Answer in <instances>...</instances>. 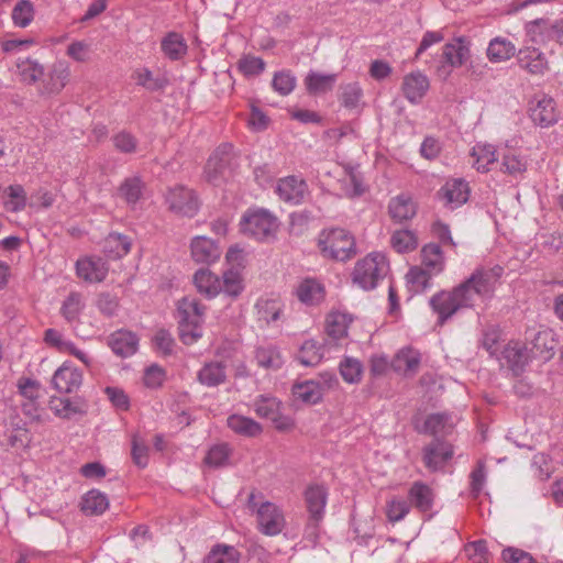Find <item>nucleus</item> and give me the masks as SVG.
Segmentation results:
<instances>
[{
	"instance_id": "7",
	"label": "nucleus",
	"mask_w": 563,
	"mask_h": 563,
	"mask_svg": "<svg viewBox=\"0 0 563 563\" xmlns=\"http://www.w3.org/2000/svg\"><path fill=\"white\" fill-rule=\"evenodd\" d=\"M255 497V495H250L247 507L256 512L260 531L271 537L279 534L286 523L284 512L277 505L271 501L257 504Z\"/></svg>"
},
{
	"instance_id": "26",
	"label": "nucleus",
	"mask_w": 563,
	"mask_h": 563,
	"mask_svg": "<svg viewBox=\"0 0 563 563\" xmlns=\"http://www.w3.org/2000/svg\"><path fill=\"white\" fill-rule=\"evenodd\" d=\"M454 423L451 415L446 412H438L429 415L419 432L429 433L434 437L448 435L452 432Z\"/></svg>"
},
{
	"instance_id": "53",
	"label": "nucleus",
	"mask_w": 563,
	"mask_h": 563,
	"mask_svg": "<svg viewBox=\"0 0 563 563\" xmlns=\"http://www.w3.org/2000/svg\"><path fill=\"white\" fill-rule=\"evenodd\" d=\"M340 374L349 384H357L362 379L363 365L354 357H345L340 363Z\"/></svg>"
},
{
	"instance_id": "17",
	"label": "nucleus",
	"mask_w": 563,
	"mask_h": 563,
	"mask_svg": "<svg viewBox=\"0 0 563 563\" xmlns=\"http://www.w3.org/2000/svg\"><path fill=\"white\" fill-rule=\"evenodd\" d=\"M530 118L536 124L542 128H548L556 123L559 113L553 98L548 96L539 98L530 108Z\"/></svg>"
},
{
	"instance_id": "64",
	"label": "nucleus",
	"mask_w": 563,
	"mask_h": 563,
	"mask_svg": "<svg viewBox=\"0 0 563 563\" xmlns=\"http://www.w3.org/2000/svg\"><path fill=\"white\" fill-rule=\"evenodd\" d=\"M238 66L245 76H256L264 70L265 63L261 57L244 56L239 60Z\"/></svg>"
},
{
	"instance_id": "3",
	"label": "nucleus",
	"mask_w": 563,
	"mask_h": 563,
	"mask_svg": "<svg viewBox=\"0 0 563 563\" xmlns=\"http://www.w3.org/2000/svg\"><path fill=\"white\" fill-rule=\"evenodd\" d=\"M177 312L180 340L195 343L202 335L205 307L197 299L185 297L178 302Z\"/></svg>"
},
{
	"instance_id": "19",
	"label": "nucleus",
	"mask_w": 563,
	"mask_h": 563,
	"mask_svg": "<svg viewBox=\"0 0 563 563\" xmlns=\"http://www.w3.org/2000/svg\"><path fill=\"white\" fill-rule=\"evenodd\" d=\"M519 66L531 75H543L549 69V62L545 55L534 47L519 49Z\"/></svg>"
},
{
	"instance_id": "27",
	"label": "nucleus",
	"mask_w": 563,
	"mask_h": 563,
	"mask_svg": "<svg viewBox=\"0 0 563 563\" xmlns=\"http://www.w3.org/2000/svg\"><path fill=\"white\" fill-rule=\"evenodd\" d=\"M555 346L556 342L554 339V333L551 330L545 329L539 331L534 335V339L532 340L531 352L534 357L549 361L554 355Z\"/></svg>"
},
{
	"instance_id": "5",
	"label": "nucleus",
	"mask_w": 563,
	"mask_h": 563,
	"mask_svg": "<svg viewBox=\"0 0 563 563\" xmlns=\"http://www.w3.org/2000/svg\"><path fill=\"white\" fill-rule=\"evenodd\" d=\"M243 234L257 241L275 238L279 223L277 218L265 209L247 210L240 221Z\"/></svg>"
},
{
	"instance_id": "41",
	"label": "nucleus",
	"mask_w": 563,
	"mask_h": 563,
	"mask_svg": "<svg viewBox=\"0 0 563 563\" xmlns=\"http://www.w3.org/2000/svg\"><path fill=\"white\" fill-rule=\"evenodd\" d=\"M292 393L297 399L302 400L306 404H317L322 398V386L316 380H306L296 384L292 388Z\"/></svg>"
},
{
	"instance_id": "23",
	"label": "nucleus",
	"mask_w": 563,
	"mask_h": 563,
	"mask_svg": "<svg viewBox=\"0 0 563 563\" xmlns=\"http://www.w3.org/2000/svg\"><path fill=\"white\" fill-rule=\"evenodd\" d=\"M390 218L398 223L412 219L417 213V206L407 195H399L390 199L388 203Z\"/></svg>"
},
{
	"instance_id": "35",
	"label": "nucleus",
	"mask_w": 563,
	"mask_h": 563,
	"mask_svg": "<svg viewBox=\"0 0 563 563\" xmlns=\"http://www.w3.org/2000/svg\"><path fill=\"white\" fill-rule=\"evenodd\" d=\"M163 53L172 60L181 58L187 52V44L181 34L169 32L161 43Z\"/></svg>"
},
{
	"instance_id": "28",
	"label": "nucleus",
	"mask_w": 563,
	"mask_h": 563,
	"mask_svg": "<svg viewBox=\"0 0 563 563\" xmlns=\"http://www.w3.org/2000/svg\"><path fill=\"white\" fill-rule=\"evenodd\" d=\"M296 295L302 303L314 306L323 300L324 288L318 280L306 278L298 285Z\"/></svg>"
},
{
	"instance_id": "57",
	"label": "nucleus",
	"mask_w": 563,
	"mask_h": 563,
	"mask_svg": "<svg viewBox=\"0 0 563 563\" xmlns=\"http://www.w3.org/2000/svg\"><path fill=\"white\" fill-rule=\"evenodd\" d=\"M280 409V401L275 397L260 396L254 401V411L256 415L264 419H271L276 416V412Z\"/></svg>"
},
{
	"instance_id": "30",
	"label": "nucleus",
	"mask_w": 563,
	"mask_h": 563,
	"mask_svg": "<svg viewBox=\"0 0 563 563\" xmlns=\"http://www.w3.org/2000/svg\"><path fill=\"white\" fill-rule=\"evenodd\" d=\"M227 421L232 431L243 437L255 438L263 432V428L257 421L245 416L231 415Z\"/></svg>"
},
{
	"instance_id": "45",
	"label": "nucleus",
	"mask_w": 563,
	"mask_h": 563,
	"mask_svg": "<svg viewBox=\"0 0 563 563\" xmlns=\"http://www.w3.org/2000/svg\"><path fill=\"white\" fill-rule=\"evenodd\" d=\"M474 166L478 172H488L489 165L497 161L496 151L490 144H477L472 150Z\"/></svg>"
},
{
	"instance_id": "49",
	"label": "nucleus",
	"mask_w": 563,
	"mask_h": 563,
	"mask_svg": "<svg viewBox=\"0 0 563 563\" xmlns=\"http://www.w3.org/2000/svg\"><path fill=\"white\" fill-rule=\"evenodd\" d=\"M79 507L87 516H98L108 509L109 500L107 499V495H84Z\"/></svg>"
},
{
	"instance_id": "25",
	"label": "nucleus",
	"mask_w": 563,
	"mask_h": 563,
	"mask_svg": "<svg viewBox=\"0 0 563 563\" xmlns=\"http://www.w3.org/2000/svg\"><path fill=\"white\" fill-rule=\"evenodd\" d=\"M420 257L421 267L426 268L431 274L438 275L444 269V255L439 244L429 243L422 246Z\"/></svg>"
},
{
	"instance_id": "22",
	"label": "nucleus",
	"mask_w": 563,
	"mask_h": 563,
	"mask_svg": "<svg viewBox=\"0 0 563 563\" xmlns=\"http://www.w3.org/2000/svg\"><path fill=\"white\" fill-rule=\"evenodd\" d=\"M191 256L197 263H212L220 257V249L206 236H196L191 242Z\"/></svg>"
},
{
	"instance_id": "16",
	"label": "nucleus",
	"mask_w": 563,
	"mask_h": 563,
	"mask_svg": "<svg viewBox=\"0 0 563 563\" xmlns=\"http://www.w3.org/2000/svg\"><path fill=\"white\" fill-rule=\"evenodd\" d=\"M307 192V184L303 179L297 176H287L278 180L276 186V194L278 197L294 205L302 201Z\"/></svg>"
},
{
	"instance_id": "46",
	"label": "nucleus",
	"mask_w": 563,
	"mask_h": 563,
	"mask_svg": "<svg viewBox=\"0 0 563 563\" xmlns=\"http://www.w3.org/2000/svg\"><path fill=\"white\" fill-rule=\"evenodd\" d=\"M420 364V354L412 349H402L396 355L393 366L397 372L415 373Z\"/></svg>"
},
{
	"instance_id": "50",
	"label": "nucleus",
	"mask_w": 563,
	"mask_h": 563,
	"mask_svg": "<svg viewBox=\"0 0 563 563\" xmlns=\"http://www.w3.org/2000/svg\"><path fill=\"white\" fill-rule=\"evenodd\" d=\"M339 91V99L342 106L347 109H355L363 97V90L356 81L342 84Z\"/></svg>"
},
{
	"instance_id": "47",
	"label": "nucleus",
	"mask_w": 563,
	"mask_h": 563,
	"mask_svg": "<svg viewBox=\"0 0 563 563\" xmlns=\"http://www.w3.org/2000/svg\"><path fill=\"white\" fill-rule=\"evenodd\" d=\"M260 320L267 324L280 319L283 305L275 299H260L255 306Z\"/></svg>"
},
{
	"instance_id": "48",
	"label": "nucleus",
	"mask_w": 563,
	"mask_h": 563,
	"mask_svg": "<svg viewBox=\"0 0 563 563\" xmlns=\"http://www.w3.org/2000/svg\"><path fill=\"white\" fill-rule=\"evenodd\" d=\"M255 360L261 367L266 369H277L283 364L279 351L272 345L257 347L255 351Z\"/></svg>"
},
{
	"instance_id": "51",
	"label": "nucleus",
	"mask_w": 563,
	"mask_h": 563,
	"mask_svg": "<svg viewBox=\"0 0 563 563\" xmlns=\"http://www.w3.org/2000/svg\"><path fill=\"white\" fill-rule=\"evenodd\" d=\"M240 552L232 545L217 544L207 556V563H239Z\"/></svg>"
},
{
	"instance_id": "20",
	"label": "nucleus",
	"mask_w": 563,
	"mask_h": 563,
	"mask_svg": "<svg viewBox=\"0 0 563 563\" xmlns=\"http://www.w3.org/2000/svg\"><path fill=\"white\" fill-rule=\"evenodd\" d=\"M230 145H224L223 147H219L208 159L205 168V174L208 181L217 184L222 177H224L229 165H230V156L229 150Z\"/></svg>"
},
{
	"instance_id": "58",
	"label": "nucleus",
	"mask_w": 563,
	"mask_h": 563,
	"mask_svg": "<svg viewBox=\"0 0 563 563\" xmlns=\"http://www.w3.org/2000/svg\"><path fill=\"white\" fill-rule=\"evenodd\" d=\"M148 452L150 448L146 444L145 440L140 437V434L134 433L132 435V459L135 465L144 468L148 464Z\"/></svg>"
},
{
	"instance_id": "62",
	"label": "nucleus",
	"mask_w": 563,
	"mask_h": 563,
	"mask_svg": "<svg viewBox=\"0 0 563 563\" xmlns=\"http://www.w3.org/2000/svg\"><path fill=\"white\" fill-rule=\"evenodd\" d=\"M112 142H113L114 147L119 152L125 153V154L135 153L136 148H137V144H139L137 139L134 135H132L130 132H126V131H121V132L117 133L112 137Z\"/></svg>"
},
{
	"instance_id": "31",
	"label": "nucleus",
	"mask_w": 563,
	"mask_h": 563,
	"mask_svg": "<svg viewBox=\"0 0 563 563\" xmlns=\"http://www.w3.org/2000/svg\"><path fill=\"white\" fill-rule=\"evenodd\" d=\"M335 81V74L323 75L310 71L305 78V86L310 95H321L331 91Z\"/></svg>"
},
{
	"instance_id": "52",
	"label": "nucleus",
	"mask_w": 563,
	"mask_h": 563,
	"mask_svg": "<svg viewBox=\"0 0 563 563\" xmlns=\"http://www.w3.org/2000/svg\"><path fill=\"white\" fill-rule=\"evenodd\" d=\"M84 307L82 296L79 292H70L62 305L60 313L68 322H74L79 318Z\"/></svg>"
},
{
	"instance_id": "42",
	"label": "nucleus",
	"mask_w": 563,
	"mask_h": 563,
	"mask_svg": "<svg viewBox=\"0 0 563 563\" xmlns=\"http://www.w3.org/2000/svg\"><path fill=\"white\" fill-rule=\"evenodd\" d=\"M323 357V346L316 340H307L300 346L298 361L305 366H316Z\"/></svg>"
},
{
	"instance_id": "32",
	"label": "nucleus",
	"mask_w": 563,
	"mask_h": 563,
	"mask_svg": "<svg viewBox=\"0 0 563 563\" xmlns=\"http://www.w3.org/2000/svg\"><path fill=\"white\" fill-rule=\"evenodd\" d=\"M470 56V49L462 38L443 46L442 58L451 67L462 66Z\"/></svg>"
},
{
	"instance_id": "13",
	"label": "nucleus",
	"mask_w": 563,
	"mask_h": 563,
	"mask_svg": "<svg viewBox=\"0 0 563 563\" xmlns=\"http://www.w3.org/2000/svg\"><path fill=\"white\" fill-rule=\"evenodd\" d=\"M437 195L445 207L456 209L468 200L470 186L464 179H450L441 187Z\"/></svg>"
},
{
	"instance_id": "43",
	"label": "nucleus",
	"mask_w": 563,
	"mask_h": 563,
	"mask_svg": "<svg viewBox=\"0 0 563 563\" xmlns=\"http://www.w3.org/2000/svg\"><path fill=\"white\" fill-rule=\"evenodd\" d=\"M410 508L411 503L408 495H396L386 504V516L389 521L397 522L406 517Z\"/></svg>"
},
{
	"instance_id": "21",
	"label": "nucleus",
	"mask_w": 563,
	"mask_h": 563,
	"mask_svg": "<svg viewBox=\"0 0 563 563\" xmlns=\"http://www.w3.org/2000/svg\"><path fill=\"white\" fill-rule=\"evenodd\" d=\"M109 345L117 355L128 357L137 351L139 339L131 331L119 330L110 335Z\"/></svg>"
},
{
	"instance_id": "15",
	"label": "nucleus",
	"mask_w": 563,
	"mask_h": 563,
	"mask_svg": "<svg viewBox=\"0 0 563 563\" xmlns=\"http://www.w3.org/2000/svg\"><path fill=\"white\" fill-rule=\"evenodd\" d=\"M82 383V374L81 372L70 366L67 363H64L54 374L52 378L53 386L59 391L64 394H70L76 391Z\"/></svg>"
},
{
	"instance_id": "24",
	"label": "nucleus",
	"mask_w": 563,
	"mask_h": 563,
	"mask_svg": "<svg viewBox=\"0 0 563 563\" xmlns=\"http://www.w3.org/2000/svg\"><path fill=\"white\" fill-rule=\"evenodd\" d=\"M500 155V170L504 174L517 177L526 173L528 168V161L518 150L510 148L508 145H506Z\"/></svg>"
},
{
	"instance_id": "2",
	"label": "nucleus",
	"mask_w": 563,
	"mask_h": 563,
	"mask_svg": "<svg viewBox=\"0 0 563 563\" xmlns=\"http://www.w3.org/2000/svg\"><path fill=\"white\" fill-rule=\"evenodd\" d=\"M194 284L197 290L208 298H213L220 292L238 297L243 289L240 274L232 269L223 273L220 279L208 268H200L194 275Z\"/></svg>"
},
{
	"instance_id": "18",
	"label": "nucleus",
	"mask_w": 563,
	"mask_h": 563,
	"mask_svg": "<svg viewBox=\"0 0 563 563\" xmlns=\"http://www.w3.org/2000/svg\"><path fill=\"white\" fill-rule=\"evenodd\" d=\"M306 503L309 512L306 533L309 538L317 539L319 526L324 517L327 495H307Z\"/></svg>"
},
{
	"instance_id": "29",
	"label": "nucleus",
	"mask_w": 563,
	"mask_h": 563,
	"mask_svg": "<svg viewBox=\"0 0 563 563\" xmlns=\"http://www.w3.org/2000/svg\"><path fill=\"white\" fill-rule=\"evenodd\" d=\"M353 321L352 316L334 311L329 313L325 322L327 334L334 341L344 339L347 335V329Z\"/></svg>"
},
{
	"instance_id": "8",
	"label": "nucleus",
	"mask_w": 563,
	"mask_h": 563,
	"mask_svg": "<svg viewBox=\"0 0 563 563\" xmlns=\"http://www.w3.org/2000/svg\"><path fill=\"white\" fill-rule=\"evenodd\" d=\"M165 201L170 211L185 217H194L199 207L194 191L180 185L168 189Z\"/></svg>"
},
{
	"instance_id": "4",
	"label": "nucleus",
	"mask_w": 563,
	"mask_h": 563,
	"mask_svg": "<svg viewBox=\"0 0 563 563\" xmlns=\"http://www.w3.org/2000/svg\"><path fill=\"white\" fill-rule=\"evenodd\" d=\"M321 254L334 261H347L356 254L354 238L344 229L321 232L318 242Z\"/></svg>"
},
{
	"instance_id": "9",
	"label": "nucleus",
	"mask_w": 563,
	"mask_h": 563,
	"mask_svg": "<svg viewBox=\"0 0 563 563\" xmlns=\"http://www.w3.org/2000/svg\"><path fill=\"white\" fill-rule=\"evenodd\" d=\"M70 79V66L66 60H56L49 68L47 77L42 80V96L58 95Z\"/></svg>"
},
{
	"instance_id": "1",
	"label": "nucleus",
	"mask_w": 563,
	"mask_h": 563,
	"mask_svg": "<svg viewBox=\"0 0 563 563\" xmlns=\"http://www.w3.org/2000/svg\"><path fill=\"white\" fill-rule=\"evenodd\" d=\"M504 274V267L494 265L492 267L479 266L451 290H441L430 298V307L438 316L437 323L443 325L459 310L473 308L476 298L489 300L494 297L495 290Z\"/></svg>"
},
{
	"instance_id": "54",
	"label": "nucleus",
	"mask_w": 563,
	"mask_h": 563,
	"mask_svg": "<svg viewBox=\"0 0 563 563\" xmlns=\"http://www.w3.org/2000/svg\"><path fill=\"white\" fill-rule=\"evenodd\" d=\"M134 77L139 86H142L150 91L162 90L168 85V79L166 77H154L153 73L146 68L135 71Z\"/></svg>"
},
{
	"instance_id": "12",
	"label": "nucleus",
	"mask_w": 563,
	"mask_h": 563,
	"mask_svg": "<svg viewBox=\"0 0 563 563\" xmlns=\"http://www.w3.org/2000/svg\"><path fill=\"white\" fill-rule=\"evenodd\" d=\"M430 88L429 78L420 70L411 71L404 76L401 92L411 104L419 103Z\"/></svg>"
},
{
	"instance_id": "63",
	"label": "nucleus",
	"mask_w": 563,
	"mask_h": 563,
	"mask_svg": "<svg viewBox=\"0 0 563 563\" xmlns=\"http://www.w3.org/2000/svg\"><path fill=\"white\" fill-rule=\"evenodd\" d=\"M91 46L85 41H74L66 49V55L78 63H86L90 59Z\"/></svg>"
},
{
	"instance_id": "59",
	"label": "nucleus",
	"mask_w": 563,
	"mask_h": 563,
	"mask_svg": "<svg viewBox=\"0 0 563 563\" xmlns=\"http://www.w3.org/2000/svg\"><path fill=\"white\" fill-rule=\"evenodd\" d=\"M432 275L433 274L428 272L426 268L415 266L410 268L406 277L408 283L411 284L413 290L419 292L429 287Z\"/></svg>"
},
{
	"instance_id": "36",
	"label": "nucleus",
	"mask_w": 563,
	"mask_h": 563,
	"mask_svg": "<svg viewBox=\"0 0 563 563\" xmlns=\"http://www.w3.org/2000/svg\"><path fill=\"white\" fill-rule=\"evenodd\" d=\"M20 80L33 85L43 78L45 68L35 59L26 58L16 64Z\"/></svg>"
},
{
	"instance_id": "6",
	"label": "nucleus",
	"mask_w": 563,
	"mask_h": 563,
	"mask_svg": "<svg viewBox=\"0 0 563 563\" xmlns=\"http://www.w3.org/2000/svg\"><path fill=\"white\" fill-rule=\"evenodd\" d=\"M388 273V263L383 254H369L358 261L353 272V283L361 288L369 290L376 287L377 282Z\"/></svg>"
},
{
	"instance_id": "37",
	"label": "nucleus",
	"mask_w": 563,
	"mask_h": 563,
	"mask_svg": "<svg viewBox=\"0 0 563 563\" xmlns=\"http://www.w3.org/2000/svg\"><path fill=\"white\" fill-rule=\"evenodd\" d=\"M225 378V367L219 362L208 363L198 372V380L208 387L218 386Z\"/></svg>"
},
{
	"instance_id": "44",
	"label": "nucleus",
	"mask_w": 563,
	"mask_h": 563,
	"mask_svg": "<svg viewBox=\"0 0 563 563\" xmlns=\"http://www.w3.org/2000/svg\"><path fill=\"white\" fill-rule=\"evenodd\" d=\"M4 208L10 212H20L26 206V192L21 185H10L4 190Z\"/></svg>"
},
{
	"instance_id": "60",
	"label": "nucleus",
	"mask_w": 563,
	"mask_h": 563,
	"mask_svg": "<svg viewBox=\"0 0 563 563\" xmlns=\"http://www.w3.org/2000/svg\"><path fill=\"white\" fill-rule=\"evenodd\" d=\"M272 86L279 95L287 96L296 87V77L289 70L277 71L273 77Z\"/></svg>"
},
{
	"instance_id": "10",
	"label": "nucleus",
	"mask_w": 563,
	"mask_h": 563,
	"mask_svg": "<svg viewBox=\"0 0 563 563\" xmlns=\"http://www.w3.org/2000/svg\"><path fill=\"white\" fill-rule=\"evenodd\" d=\"M453 454V446L449 442L434 439L423 448L422 459L427 468L438 471L444 467Z\"/></svg>"
},
{
	"instance_id": "56",
	"label": "nucleus",
	"mask_w": 563,
	"mask_h": 563,
	"mask_svg": "<svg viewBox=\"0 0 563 563\" xmlns=\"http://www.w3.org/2000/svg\"><path fill=\"white\" fill-rule=\"evenodd\" d=\"M34 19V7L30 0H20L12 10L15 26L26 27Z\"/></svg>"
},
{
	"instance_id": "38",
	"label": "nucleus",
	"mask_w": 563,
	"mask_h": 563,
	"mask_svg": "<svg viewBox=\"0 0 563 563\" xmlns=\"http://www.w3.org/2000/svg\"><path fill=\"white\" fill-rule=\"evenodd\" d=\"M551 26L549 19H537L526 24V32L531 42L543 44L552 41Z\"/></svg>"
},
{
	"instance_id": "61",
	"label": "nucleus",
	"mask_w": 563,
	"mask_h": 563,
	"mask_svg": "<svg viewBox=\"0 0 563 563\" xmlns=\"http://www.w3.org/2000/svg\"><path fill=\"white\" fill-rule=\"evenodd\" d=\"M464 551L473 563H488L489 552L485 540H477L466 544Z\"/></svg>"
},
{
	"instance_id": "33",
	"label": "nucleus",
	"mask_w": 563,
	"mask_h": 563,
	"mask_svg": "<svg viewBox=\"0 0 563 563\" xmlns=\"http://www.w3.org/2000/svg\"><path fill=\"white\" fill-rule=\"evenodd\" d=\"M131 249V240L120 233H110L103 244V251L109 258L115 260L126 255Z\"/></svg>"
},
{
	"instance_id": "55",
	"label": "nucleus",
	"mask_w": 563,
	"mask_h": 563,
	"mask_svg": "<svg viewBox=\"0 0 563 563\" xmlns=\"http://www.w3.org/2000/svg\"><path fill=\"white\" fill-rule=\"evenodd\" d=\"M143 183L140 177L126 178L120 186L119 192L122 198L129 203L134 205L142 196Z\"/></svg>"
},
{
	"instance_id": "39",
	"label": "nucleus",
	"mask_w": 563,
	"mask_h": 563,
	"mask_svg": "<svg viewBox=\"0 0 563 563\" xmlns=\"http://www.w3.org/2000/svg\"><path fill=\"white\" fill-rule=\"evenodd\" d=\"M232 449L228 443H219L212 445L206 456L205 464L212 468L225 467L230 465Z\"/></svg>"
},
{
	"instance_id": "11",
	"label": "nucleus",
	"mask_w": 563,
	"mask_h": 563,
	"mask_svg": "<svg viewBox=\"0 0 563 563\" xmlns=\"http://www.w3.org/2000/svg\"><path fill=\"white\" fill-rule=\"evenodd\" d=\"M530 355L527 346L519 341L508 342L503 351L499 358L500 364L506 365L514 375H519L523 372L525 367L529 363Z\"/></svg>"
},
{
	"instance_id": "14",
	"label": "nucleus",
	"mask_w": 563,
	"mask_h": 563,
	"mask_svg": "<svg viewBox=\"0 0 563 563\" xmlns=\"http://www.w3.org/2000/svg\"><path fill=\"white\" fill-rule=\"evenodd\" d=\"M107 263L100 257H84L76 262V274L88 283H100L108 274Z\"/></svg>"
},
{
	"instance_id": "34",
	"label": "nucleus",
	"mask_w": 563,
	"mask_h": 563,
	"mask_svg": "<svg viewBox=\"0 0 563 563\" xmlns=\"http://www.w3.org/2000/svg\"><path fill=\"white\" fill-rule=\"evenodd\" d=\"M516 54V46L508 40L495 37L487 47V57L490 62L499 63L511 58Z\"/></svg>"
},
{
	"instance_id": "40",
	"label": "nucleus",
	"mask_w": 563,
	"mask_h": 563,
	"mask_svg": "<svg viewBox=\"0 0 563 563\" xmlns=\"http://www.w3.org/2000/svg\"><path fill=\"white\" fill-rule=\"evenodd\" d=\"M417 234L411 230H396L390 236V245L397 253H409L418 247Z\"/></svg>"
}]
</instances>
